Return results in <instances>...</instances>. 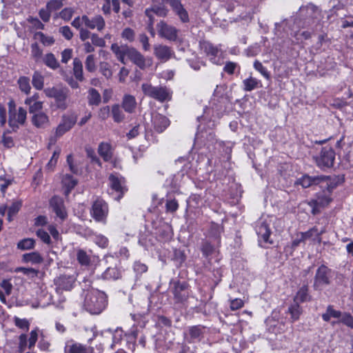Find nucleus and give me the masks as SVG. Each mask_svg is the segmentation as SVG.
Returning a JSON list of instances; mask_svg holds the SVG:
<instances>
[{"label": "nucleus", "instance_id": "nucleus-64", "mask_svg": "<svg viewBox=\"0 0 353 353\" xmlns=\"http://www.w3.org/2000/svg\"><path fill=\"white\" fill-rule=\"evenodd\" d=\"M37 235L39 238L41 239L42 241H43L45 243L49 244L50 243V235L47 232H46L43 230H38L37 231Z\"/></svg>", "mask_w": 353, "mask_h": 353}, {"label": "nucleus", "instance_id": "nucleus-20", "mask_svg": "<svg viewBox=\"0 0 353 353\" xmlns=\"http://www.w3.org/2000/svg\"><path fill=\"white\" fill-rule=\"evenodd\" d=\"M327 180H329V177L325 176H310L309 175H304L298 180L297 183L303 188H307L313 185L325 183Z\"/></svg>", "mask_w": 353, "mask_h": 353}, {"label": "nucleus", "instance_id": "nucleus-25", "mask_svg": "<svg viewBox=\"0 0 353 353\" xmlns=\"http://www.w3.org/2000/svg\"><path fill=\"white\" fill-rule=\"evenodd\" d=\"M121 106L126 112H134L137 107L135 97L130 94H125L123 97Z\"/></svg>", "mask_w": 353, "mask_h": 353}, {"label": "nucleus", "instance_id": "nucleus-11", "mask_svg": "<svg viewBox=\"0 0 353 353\" xmlns=\"http://www.w3.org/2000/svg\"><path fill=\"white\" fill-rule=\"evenodd\" d=\"M188 284L185 282L177 281L174 283L172 293L175 303L183 304L189 298Z\"/></svg>", "mask_w": 353, "mask_h": 353}, {"label": "nucleus", "instance_id": "nucleus-52", "mask_svg": "<svg viewBox=\"0 0 353 353\" xmlns=\"http://www.w3.org/2000/svg\"><path fill=\"white\" fill-rule=\"evenodd\" d=\"M85 68L88 71L92 72L96 70V65L94 61V56L93 54H90L86 57L85 62Z\"/></svg>", "mask_w": 353, "mask_h": 353}, {"label": "nucleus", "instance_id": "nucleus-1", "mask_svg": "<svg viewBox=\"0 0 353 353\" xmlns=\"http://www.w3.org/2000/svg\"><path fill=\"white\" fill-rule=\"evenodd\" d=\"M111 50L116 55L117 59L124 65L126 64L125 57H127L141 70H144L152 65V60L150 59H145L143 55L134 48L128 46H119L117 43H113L111 46Z\"/></svg>", "mask_w": 353, "mask_h": 353}, {"label": "nucleus", "instance_id": "nucleus-17", "mask_svg": "<svg viewBox=\"0 0 353 353\" xmlns=\"http://www.w3.org/2000/svg\"><path fill=\"white\" fill-rule=\"evenodd\" d=\"M154 54L156 57L163 62H165L174 56V52L172 48L158 44L154 46Z\"/></svg>", "mask_w": 353, "mask_h": 353}, {"label": "nucleus", "instance_id": "nucleus-8", "mask_svg": "<svg viewBox=\"0 0 353 353\" xmlns=\"http://www.w3.org/2000/svg\"><path fill=\"white\" fill-rule=\"evenodd\" d=\"M335 159V152L331 148H322L319 155L315 157L316 165L321 168H330Z\"/></svg>", "mask_w": 353, "mask_h": 353}, {"label": "nucleus", "instance_id": "nucleus-10", "mask_svg": "<svg viewBox=\"0 0 353 353\" xmlns=\"http://www.w3.org/2000/svg\"><path fill=\"white\" fill-rule=\"evenodd\" d=\"M272 220L270 218L260 219L256 225V232L259 237L261 238L264 242L272 243L270 240L271 234L270 225Z\"/></svg>", "mask_w": 353, "mask_h": 353}, {"label": "nucleus", "instance_id": "nucleus-16", "mask_svg": "<svg viewBox=\"0 0 353 353\" xmlns=\"http://www.w3.org/2000/svg\"><path fill=\"white\" fill-rule=\"evenodd\" d=\"M83 20L84 25L92 30L97 29L98 31H101L105 26V20L100 14L95 15L92 18H89L87 15H83Z\"/></svg>", "mask_w": 353, "mask_h": 353}, {"label": "nucleus", "instance_id": "nucleus-9", "mask_svg": "<svg viewBox=\"0 0 353 353\" xmlns=\"http://www.w3.org/2000/svg\"><path fill=\"white\" fill-rule=\"evenodd\" d=\"M159 35L167 40L175 41L178 38L179 30L174 26L160 21L157 25Z\"/></svg>", "mask_w": 353, "mask_h": 353}, {"label": "nucleus", "instance_id": "nucleus-49", "mask_svg": "<svg viewBox=\"0 0 353 353\" xmlns=\"http://www.w3.org/2000/svg\"><path fill=\"white\" fill-rule=\"evenodd\" d=\"M121 37L129 42H132L135 38V32L130 28H125L121 32Z\"/></svg>", "mask_w": 353, "mask_h": 353}, {"label": "nucleus", "instance_id": "nucleus-14", "mask_svg": "<svg viewBox=\"0 0 353 353\" xmlns=\"http://www.w3.org/2000/svg\"><path fill=\"white\" fill-rule=\"evenodd\" d=\"M163 3L169 4L173 12L179 17L183 23L189 21V15L184 8L181 0H161Z\"/></svg>", "mask_w": 353, "mask_h": 353}, {"label": "nucleus", "instance_id": "nucleus-36", "mask_svg": "<svg viewBox=\"0 0 353 353\" xmlns=\"http://www.w3.org/2000/svg\"><path fill=\"white\" fill-rule=\"evenodd\" d=\"M324 232V230H319L316 227H314L305 232H301L300 236H303L304 239H319L320 236Z\"/></svg>", "mask_w": 353, "mask_h": 353}, {"label": "nucleus", "instance_id": "nucleus-47", "mask_svg": "<svg viewBox=\"0 0 353 353\" xmlns=\"http://www.w3.org/2000/svg\"><path fill=\"white\" fill-rule=\"evenodd\" d=\"M21 207V201H15L12 203V205L8 208V220L9 221H11L12 220V216L18 213Z\"/></svg>", "mask_w": 353, "mask_h": 353}, {"label": "nucleus", "instance_id": "nucleus-58", "mask_svg": "<svg viewBox=\"0 0 353 353\" xmlns=\"http://www.w3.org/2000/svg\"><path fill=\"white\" fill-rule=\"evenodd\" d=\"M145 14L148 18V28H152V26H154V23L155 21L154 15H156V14L154 13L151 7L145 9Z\"/></svg>", "mask_w": 353, "mask_h": 353}, {"label": "nucleus", "instance_id": "nucleus-18", "mask_svg": "<svg viewBox=\"0 0 353 353\" xmlns=\"http://www.w3.org/2000/svg\"><path fill=\"white\" fill-rule=\"evenodd\" d=\"M50 205L59 218L61 220L66 219L68 214L62 198L57 196H53L50 201Z\"/></svg>", "mask_w": 353, "mask_h": 353}, {"label": "nucleus", "instance_id": "nucleus-5", "mask_svg": "<svg viewBox=\"0 0 353 353\" xmlns=\"http://www.w3.org/2000/svg\"><path fill=\"white\" fill-rule=\"evenodd\" d=\"M43 92L48 98H54L56 102V106L58 109L64 110L68 108V99L69 97V91L64 88H46L43 90Z\"/></svg>", "mask_w": 353, "mask_h": 353}, {"label": "nucleus", "instance_id": "nucleus-34", "mask_svg": "<svg viewBox=\"0 0 353 353\" xmlns=\"http://www.w3.org/2000/svg\"><path fill=\"white\" fill-rule=\"evenodd\" d=\"M111 113L114 121L117 123H120L125 119V115L119 104H114L112 106Z\"/></svg>", "mask_w": 353, "mask_h": 353}, {"label": "nucleus", "instance_id": "nucleus-44", "mask_svg": "<svg viewBox=\"0 0 353 353\" xmlns=\"http://www.w3.org/2000/svg\"><path fill=\"white\" fill-rule=\"evenodd\" d=\"M34 38L40 41L44 46H51L54 43V39L52 37L46 36L41 32H37L34 34Z\"/></svg>", "mask_w": 353, "mask_h": 353}, {"label": "nucleus", "instance_id": "nucleus-23", "mask_svg": "<svg viewBox=\"0 0 353 353\" xmlns=\"http://www.w3.org/2000/svg\"><path fill=\"white\" fill-rule=\"evenodd\" d=\"M93 348L79 343L68 342L65 347V353H92Z\"/></svg>", "mask_w": 353, "mask_h": 353}, {"label": "nucleus", "instance_id": "nucleus-13", "mask_svg": "<svg viewBox=\"0 0 353 353\" xmlns=\"http://www.w3.org/2000/svg\"><path fill=\"white\" fill-rule=\"evenodd\" d=\"M204 330L201 325L190 326L184 332V339L189 343L199 342L203 338Z\"/></svg>", "mask_w": 353, "mask_h": 353}, {"label": "nucleus", "instance_id": "nucleus-35", "mask_svg": "<svg viewBox=\"0 0 353 353\" xmlns=\"http://www.w3.org/2000/svg\"><path fill=\"white\" fill-rule=\"evenodd\" d=\"M24 103L28 106V111L30 114H34L41 112L43 108V101H25Z\"/></svg>", "mask_w": 353, "mask_h": 353}, {"label": "nucleus", "instance_id": "nucleus-41", "mask_svg": "<svg viewBox=\"0 0 353 353\" xmlns=\"http://www.w3.org/2000/svg\"><path fill=\"white\" fill-rule=\"evenodd\" d=\"M165 3L161 5H153L151 6L154 13L160 17H166L169 13V10L164 5Z\"/></svg>", "mask_w": 353, "mask_h": 353}, {"label": "nucleus", "instance_id": "nucleus-60", "mask_svg": "<svg viewBox=\"0 0 353 353\" xmlns=\"http://www.w3.org/2000/svg\"><path fill=\"white\" fill-rule=\"evenodd\" d=\"M39 15L44 22H48L50 19L51 12L46 6V8H43L39 10Z\"/></svg>", "mask_w": 353, "mask_h": 353}, {"label": "nucleus", "instance_id": "nucleus-40", "mask_svg": "<svg viewBox=\"0 0 353 353\" xmlns=\"http://www.w3.org/2000/svg\"><path fill=\"white\" fill-rule=\"evenodd\" d=\"M288 312L291 314L292 321H296L299 319L302 310L298 303H294L288 308Z\"/></svg>", "mask_w": 353, "mask_h": 353}, {"label": "nucleus", "instance_id": "nucleus-42", "mask_svg": "<svg viewBox=\"0 0 353 353\" xmlns=\"http://www.w3.org/2000/svg\"><path fill=\"white\" fill-rule=\"evenodd\" d=\"M341 312L333 309L332 305L327 307L326 312L322 314V318L325 321H329L331 317L340 318Z\"/></svg>", "mask_w": 353, "mask_h": 353}, {"label": "nucleus", "instance_id": "nucleus-27", "mask_svg": "<svg viewBox=\"0 0 353 353\" xmlns=\"http://www.w3.org/2000/svg\"><path fill=\"white\" fill-rule=\"evenodd\" d=\"M98 152L105 161L110 160L112 157L111 145L108 143H101L99 145Z\"/></svg>", "mask_w": 353, "mask_h": 353}, {"label": "nucleus", "instance_id": "nucleus-2", "mask_svg": "<svg viewBox=\"0 0 353 353\" xmlns=\"http://www.w3.org/2000/svg\"><path fill=\"white\" fill-rule=\"evenodd\" d=\"M107 302V296L103 292L92 288L85 292L83 305L91 314H99L104 310Z\"/></svg>", "mask_w": 353, "mask_h": 353}, {"label": "nucleus", "instance_id": "nucleus-24", "mask_svg": "<svg viewBox=\"0 0 353 353\" xmlns=\"http://www.w3.org/2000/svg\"><path fill=\"white\" fill-rule=\"evenodd\" d=\"M32 124L39 128H45L49 123L48 116L43 112H39L32 114L31 118Z\"/></svg>", "mask_w": 353, "mask_h": 353}, {"label": "nucleus", "instance_id": "nucleus-62", "mask_svg": "<svg viewBox=\"0 0 353 353\" xmlns=\"http://www.w3.org/2000/svg\"><path fill=\"white\" fill-rule=\"evenodd\" d=\"M91 41L92 43L96 46L104 47L105 46V40L99 37L97 34H92Z\"/></svg>", "mask_w": 353, "mask_h": 353}, {"label": "nucleus", "instance_id": "nucleus-12", "mask_svg": "<svg viewBox=\"0 0 353 353\" xmlns=\"http://www.w3.org/2000/svg\"><path fill=\"white\" fill-rule=\"evenodd\" d=\"M77 122V117L75 115L64 114L61 117V121L55 130V136L57 138L62 137L65 132L72 129Z\"/></svg>", "mask_w": 353, "mask_h": 353}, {"label": "nucleus", "instance_id": "nucleus-43", "mask_svg": "<svg viewBox=\"0 0 353 353\" xmlns=\"http://www.w3.org/2000/svg\"><path fill=\"white\" fill-rule=\"evenodd\" d=\"M60 153H61V150L59 148H58L53 152V154H52L51 159H50V161H48V163H47L46 167V168L48 171L52 172L54 170V169L57 163Z\"/></svg>", "mask_w": 353, "mask_h": 353}, {"label": "nucleus", "instance_id": "nucleus-21", "mask_svg": "<svg viewBox=\"0 0 353 353\" xmlns=\"http://www.w3.org/2000/svg\"><path fill=\"white\" fill-rule=\"evenodd\" d=\"M201 50L210 57V61L215 64H219L216 57L219 53V49L214 46L211 43L203 41L200 43Z\"/></svg>", "mask_w": 353, "mask_h": 353}, {"label": "nucleus", "instance_id": "nucleus-57", "mask_svg": "<svg viewBox=\"0 0 353 353\" xmlns=\"http://www.w3.org/2000/svg\"><path fill=\"white\" fill-rule=\"evenodd\" d=\"M103 276L105 279H117L119 276V273L115 268H108L103 273Z\"/></svg>", "mask_w": 353, "mask_h": 353}, {"label": "nucleus", "instance_id": "nucleus-46", "mask_svg": "<svg viewBox=\"0 0 353 353\" xmlns=\"http://www.w3.org/2000/svg\"><path fill=\"white\" fill-rule=\"evenodd\" d=\"M34 247V240L28 238L20 241L17 243V248L22 250L32 249Z\"/></svg>", "mask_w": 353, "mask_h": 353}, {"label": "nucleus", "instance_id": "nucleus-61", "mask_svg": "<svg viewBox=\"0 0 353 353\" xmlns=\"http://www.w3.org/2000/svg\"><path fill=\"white\" fill-rule=\"evenodd\" d=\"M59 32L67 40H70L73 37V33L70 28L68 26H62L59 28Z\"/></svg>", "mask_w": 353, "mask_h": 353}, {"label": "nucleus", "instance_id": "nucleus-6", "mask_svg": "<svg viewBox=\"0 0 353 353\" xmlns=\"http://www.w3.org/2000/svg\"><path fill=\"white\" fill-rule=\"evenodd\" d=\"M90 214L96 221L105 223L108 214V204L102 199H97L92 204Z\"/></svg>", "mask_w": 353, "mask_h": 353}, {"label": "nucleus", "instance_id": "nucleus-59", "mask_svg": "<svg viewBox=\"0 0 353 353\" xmlns=\"http://www.w3.org/2000/svg\"><path fill=\"white\" fill-rule=\"evenodd\" d=\"M85 331L87 334L88 342L90 343L97 335V327L96 326L85 327Z\"/></svg>", "mask_w": 353, "mask_h": 353}, {"label": "nucleus", "instance_id": "nucleus-22", "mask_svg": "<svg viewBox=\"0 0 353 353\" xmlns=\"http://www.w3.org/2000/svg\"><path fill=\"white\" fill-rule=\"evenodd\" d=\"M152 121L154 125V128L158 132H163L170 125L168 119L160 114H153L152 117Z\"/></svg>", "mask_w": 353, "mask_h": 353}, {"label": "nucleus", "instance_id": "nucleus-56", "mask_svg": "<svg viewBox=\"0 0 353 353\" xmlns=\"http://www.w3.org/2000/svg\"><path fill=\"white\" fill-rule=\"evenodd\" d=\"M340 322L346 325L347 326L353 328V317L351 314L347 313L341 314Z\"/></svg>", "mask_w": 353, "mask_h": 353}, {"label": "nucleus", "instance_id": "nucleus-30", "mask_svg": "<svg viewBox=\"0 0 353 353\" xmlns=\"http://www.w3.org/2000/svg\"><path fill=\"white\" fill-rule=\"evenodd\" d=\"M62 183L63 186L65 188V194L68 195L70 191L77 185V181L71 175L67 174L63 176L62 179Z\"/></svg>", "mask_w": 353, "mask_h": 353}, {"label": "nucleus", "instance_id": "nucleus-55", "mask_svg": "<svg viewBox=\"0 0 353 353\" xmlns=\"http://www.w3.org/2000/svg\"><path fill=\"white\" fill-rule=\"evenodd\" d=\"M100 71L102 73V74L107 79L110 78L112 75V72L110 68V65L106 62H101L100 63Z\"/></svg>", "mask_w": 353, "mask_h": 353}, {"label": "nucleus", "instance_id": "nucleus-45", "mask_svg": "<svg viewBox=\"0 0 353 353\" xmlns=\"http://www.w3.org/2000/svg\"><path fill=\"white\" fill-rule=\"evenodd\" d=\"M307 288L306 286H303L296 293L294 297V302H304L307 300L308 293H307Z\"/></svg>", "mask_w": 353, "mask_h": 353}, {"label": "nucleus", "instance_id": "nucleus-63", "mask_svg": "<svg viewBox=\"0 0 353 353\" xmlns=\"http://www.w3.org/2000/svg\"><path fill=\"white\" fill-rule=\"evenodd\" d=\"M94 242L96 244H97L99 247L105 248L108 245V239L103 236V235H97L94 238Z\"/></svg>", "mask_w": 353, "mask_h": 353}, {"label": "nucleus", "instance_id": "nucleus-37", "mask_svg": "<svg viewBox=\"0 0 353 353\" xmlns=\"http://www.w3.org/2000/svg\"><path fill=\"white\" fill-rule=\"evenodd\" d=\"M20 90L26 94H29L31 90L30 79L27 77H21L17 81Z\"/></svg>", "mask_w": 353, "mask_h": 353}, {"label": "nucleus", "instance_id": "nucleus-28", "mask_svg": "<svg viewBox=\"0 0 353 353\" xmlns=\"http://www.w3.org/2000/svg\"><path fill=\"white\" fill-rule=\"evenodd\" d=\"M73 74L76 79L83 81L84 79L83 74V65L81 61L79 58H74L73 60Z\"/></svg>", "mask_w": 353, "mask_h": 353}, {"label": "nucleus", "instance_id": "nucleus-33", "mask_svg": "<svg viewBox=\"0 0 353 353\" xmlns=\"http://www.w3.org/2000/svg\"><path fill=\"white\" fill-rule=\"evenodd\" d=\"M32 83L33 87L41 90L44 86V77L38 71H35L32 75Z\"/></svg>", "mask_w": 353, "mask_h": 353}, {"label": "nucleus", "instance_id": "nucleus-19", "mask_svg": "<svg viewBox=\"0 0 353 353\" xmlns=\"http://www.w3.org/2000/svg\"><path fill=\"white\" fill-rule=\"evenodd\" d=\"M110 186L112 190L119 193L118 199H121L124 194L125 190V180L119 175L111 174L109 176Z\"/></svg>", "mask_w": 353, "mask_h": 353}, {"label": "nucleus", "instance_id": "nucleus-3", "mask_svg": "<svg viewBox=\"0 0 353 353\" xmlns=\"http://www.w3.org/2000/svg\"><path fill=\"white\" fill-rule=\"evenodd\" d=\"M326 191L316 194V199L310 201L309 204L312 208V213L316 214L319 213L320 208L327 206L332 201L331 193L334 188V185L329 184L328 180L325 181Z\"/></svg>", "mask_w": 353, "mask_h": 353}, {"label": "nucleus", "instance_id": "nucleus-32", "mask_svg": "<svg viewBox=\"0 0 353 353\" xmlns=\"http://www.w3.org/2000/svg\"><path fill=\"white\" fill-rule=\"evenodd\" d=\"M88 100L90 105L97 106L101 103V95L96 89L91 88L88 91Z\"/></svg>", "mask_w": 353, "mask_h": 353}, {"label": "nucleus", "instance_id": "nucleus-54", "mask_svg": "<svg viewBox=\"0 0 353 353\" xmlns=\"http://www.w3.org/2000/svg\"><path fill=\"white\" fill-rule=\"evenodd\" d=\"M62 6V0H50L46 4V7L51 12L59 10Z\"/></svg>", "mask_w": 353, "mask_h": 353}, {"label": "nucleus", "instance_id": "nucleus-53", "mask_svg": "<svg viewBox=\"0 0 353 353\" xmlns=\"http://www.w3.org/2000/svg\"><path fill=\"white\" fill-rule=\"evenodd\" d=\"M74 14V10L72 8H65L59 13V16L64 21H70Z\"/></svg>", "mask_w": 353, "mask_h": 353}, {"label": "nucleus", "instance_id": "nucleus-48", "mask_svg": "<svg viewBox=\"0 0 353 353\" xmlns=\"http://www.w3.org/2000/svg\"><path fill=\"white\" fill-rule=\"evenodd\" d=\"M15 272H22L23 274L29 276L30 278H34L37 276L38 270L34 268H17L14 270Z\"/></svg>", "mask_w": 353, "mask_h": 353}, {"label": "nucleus", "instance_id": "nucleus-29", "mask_svg": "<svg viewBox=\"0 0 353 353\" xmlns=\"http://www.w3.org/2000/svg\"><path fill=\"white\" fill-rule=\"evenodd\" d=\"M261 82L256 78L250 77L243 81V90L246 92H250L260 87Z\"/></svg>", "mask_w": 353, "mask_h": 353}, {"label": "nucleus", "instance_id": "nucleus-51", "mask_svg": "<svg viewBox=\"0 0 353 353\" xmlns=\"http://www.w3.org/2000/svg\"><path fill=\"white\" fill-rule=\"evenodd\" d=\"M254 68L256 70L259 72L265 79H270V73L268 72L267 69L262 65V63L260 61L256 60L254 62Z\"/></svg>", "mask_w": 353, "mask_h": 353}, {"label": "nucleus", "instance_id": "nucleus-15", "mask_svg": "<svg viewBox=\"0 0 353 353\" xmlns=\"http://www.w3.org/2000/svg\"><path fill=\"white\" fill-rule=\"evenodd\" d=\"M27 111L22 107L19 108L18 112H12L10 109L9 125L13 128H17L19 125H23L26 123Z\"/></svg>", "mask_w": 353, "mask_h": 353}, {"label": "nucleus", "instance_id": "nucleus-31", "mask_svg": "<svg viewBox=\"0 0 353 353\" xmlns=\"http://www.w3.org/2000/svg\"><path fill=\"white\" fill-rule=\"evenodd\" d=\"M43 61L45 65L52 70H57L60 66L58 60L52 53L46 54Z\"/></svg>", "mask_w": 353, "mask_h": 353}, {"label": "nucleus", "instance_id": "nucleus-50", "mask_svg": "<svg viewBox=\"0 0 353 353\" xmlns=\"http://www.w3.org/2000/svg\"><path fill=\"white\" fill-rule=\"evenodd\" d=\"M14 322L17 327L19 328L28 331L29 330L30 323L26 319H20L19 317L15 316L14 318Z\"/></svg>", "mask_w": 353, "mask_h": 353}, {"label": "nucleus", "instance_id": "nucleus-39", "mask_svg": "<svg viewBox=\"0 0 353 353\" xmlns=\"http://www.w3.org/2000/svg\"><path fill=\"white\" fill-rule=\"evenodd\" d=\"M77 259L82 265H88L90 262V256L82 249L77 250Z\"/></svg>", "mask_w": 353, "mask_h": 353}, {"label": "nucleus", "instance_id": "nucleus-38", "mask_svg": "<svg viewBox=\"0 0 353 353\" xmlns=\"http://www.w3.org/2000/svg\"><path fill=\"white\" fill-rule=\"evenodd\" d=\"M23 259L26 262L35 264L41 263L43 261L42 256L37 252L25 254L23 256Z\"/></svg>", "mask_w": 353, "mask_h": 353}, {"label": "nucleus", "instance_id": "nucleus-4", "mask_svg": "<svg viewBox=\"0 0 353 353\" xmlns=\"http://www.w3.org/2000/svg\"><path fill=\"white\" fill-rule=\"evenodd\" d=\"M141 90L144 95L160 102L171 99V93L165 87L153 86L150 83H144L141 85Z\"/></svg>", "mask_w": 353, "mask_h": 353}, {"label": "nucleus", "instance_id": "nucleus-26", "mask_svg": "<svg viewBox=\"0 0 353 353\" xmlns=\"http://www.w3.org/2000/svg\"><path fill=\"white\" fill-rule=\"evenodd\" d=\"M74 279L72 276H61L57 281L58 288L64 290H70L73 288Z\"/></svg>", "mask_w": 353, "mask_h": 353}, {"label": "nucleus", "instance_id": "nucleus-7", "mask_svg": "<svg viewBox=\"0 0 353 353\" xmlns=\"http://www.w3.org/2000/svg\"><path fill=\"white\" fill-rule=\"evenodd\" d=\"M332 271L330 268L324 265H321L316 270L314 288L316 290H321L324 285H327L330 283V279L332 277Z\"/></svg>", "mask_w": 353, "mask_h": 353}]
</instances>
